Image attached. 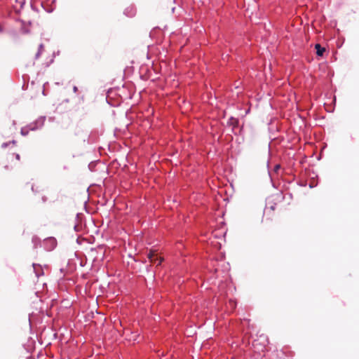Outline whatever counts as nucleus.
I'll return each instance as SVG.
<instances>
[{"label": "nucleus", "mask_w": 359, "mask_h": 359, "mask_svg": "<svg viewBox=\"0 0 359 359\" xmlns=\"http://www.w3.org/2000/svg\"><path fill=\"white\" fill-rule=\"evenodd\" d=\"M6 144H2V147H6Z\"/></svg>", "instance_id": "423d86ee"}, {"label": "nucleus", "mask_w": 359, "mask_h": 359, "mask_svg": "<svg viewBox=\"0 0 359 359\" xmlns=\"http://www.w3.org/2000/svg\"><path fill=\"white\" fill-rule=\"evenodd\" d=\"M278 168H279V165H276V169H278Z\"/></svg>", "instance_id": "6e6552de"}, {"label": "nucleus", "mask_w": 359, "mask_h": 359, "mask_svg": "<svg viewBox=\"0 0 359 359\" xmlns=\"http://www.w3.org/2000/svg\"><path fill=\"white\" fill-rule=\"evenodd\" d=\"M34 269L36 270V266L35 264H33Z\"/></svg>", "instance_id": "0eeeda50"}, {"label": "nucleus", "mask_w": 359, "mask_h": 359, "mask_svg": "<svg viewBox=\"0 0 359 359\" xmlns=\"http://www.w3.org/2000/svg\"><path fill=\"white\" fill-rule=\"evenodd\" d=\"M36 276H39V273H38L37 272H36Z\"/></svg>", "instance_id": "1a4fd4ad"}, {"label": "nucleus", "mask_w": 359, "mask_h": 359, "mask_svg": "<svg viewBox=\"0 0 359 359\" xmlns=\"http://www.w3.org/2000/svg\"><path fill=\"white\" fill-rule=\"evenodd\" d=\"M73 90H74V92H75V93H76V92L78 90V88H77V87H76V86H74V88H73Z\"/></svg>", "instance_id": "39448f33"}, {"label": "nucleus", "mask_w": 359, "mask_h": 359, "mask_svg": "<svg viewBox=\"0 0 359 359\" xmlns=\"http://www.w3.org/2000/svg\"><path fill=\"white\" fill-rule=\"evenodd\" d=\"M147 257L151 263L156 264L157 265L161 264L163 260L162 258H158L157 255L155 253V251L153 250L149 251V252L147 255Z\"/></svg>", "instance_id": "f257e3e1"}, {"label": "nucleus", "mask_w": 359, "mask_h": 359, "mask_svg": "<svg viewBox=\"0 0 359 359\" xmlns=\"http://www.w3.org/2000/svg\"><path fill=\"white\" fill-rule=\"evenodd\" d=\"M315 48L316 50V54L318 56H323V53L325 51V48L322 47L319 43L315 45Z\"/></svg>", "instance_id": "f03ea898"}, {"label": "nucleus", "mask_w": 359, "mask_h": 359, "mask_svg": "<svg viewBox=\"0 0 359 359\" xmlns=\"http://www.w3.org/2000/svg\"><path fill=\"white\" fill-rule=\"evenodd\" d=\"M267 209L273 212L276 210V204L269 207Z\"/></svg>", "instance_id": "7ed1b4c3"}, {"label": "nucleus", "mask_w": 359, "mask_h": 359, "mask_svg": "<svg viewBox=\"0 0 359 359\" xmlns=\"http://www.w3.org/2000/svg\"><path fill=\"white\" fill-rule=\"evenodd\" d=\"M15 158H16V159H17L18 161H19V160L20 159V155H19L18 154H17L15 155Z\"/></svg>", "instance_id": "20e7f679"}]
</instances>
